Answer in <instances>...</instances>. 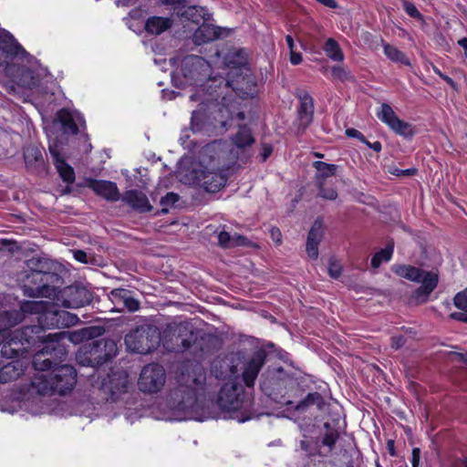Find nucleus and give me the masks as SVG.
<instances>
[{
	"label": "nucleus",
	"mask_w": 467,
	"mask_h": 467,
	"mask_svg": "<svg viewBox=\"0 0 467 467\" xmlns=\"http://www.w3.org/2000/svg\"><path fill=\"white\" fill-rule=\"evenodd\" d=\"M67 348L60 340H50L38 350L32 359L35 370L48 374H38L31 381V387L40 395L57 393L65 395L70 392L77 383V370L70 365H59L66 359Z\"/></svg>",
	"instance_id": "f257e3e1"
},
{
	"label": "nucleus",
	"mask_w": 467,
	"mask_h": 467,
	"mask_svg": "<svg viewBox=\"0 0 467 467\" xmlns=\"http://www.w3.org/2000/svg\"><path fill=\"white\" fill-rule=\"evenodd\" d=\"M392 272L411 282L421 283L410 298V303L414 305L426 303L439 283L437 273L425 271L410 265H395L392 266Z\"/></svg>",
	"instance_id": "f03ea898"
},
{
	"label": "nucleus",
	"mask_w": 467,
	"mask_h": 467,
	"mask_svg": "<svg viewBox=\"0 0 467 467\" xmlns=\"http://www.w3.org/2000/svg\"><path fill=\"white\" fill-rule=\"evenodd\" d=\"M118 352L115 340L99 338L83 345L76 354L80 366L97 368L113 358Z\"/></svg>",
	"instance_id": "7ed1b4c3"
},
{
	"label": "nucleus",
	"mask_w": 467,
	"mask_h": 467,
	"mask_svg": "<svg viewBox=\"0 0 467 467\" xmlns=\"http://www.w3.org/2000/svg\"><path fill=\"white\" fill-rule=\"evenodd\" d=\"M62 283L61 276L57 273L37 274L26 273L22 289L28 297L52 298L57 295V289Z\"/></svg>",
	"instance_id": "20e7f679"
},
{
	"label": "nucleus",
	"mask_w": 467,
	"mask_h": 467,
	"mask_svg": "<svg viewBox=\"0 0 467 467\" xmlns=\"http://www.w3.org/2000/svg\"><path fill=\"white\" fill-rule=\"evenodd\" d=\"M124 341L130 351L148 354L157 348L161 341V335L156 327L144 325L128 333Z\"/></svg>",
	"instance_id": "39448f33"
},
{
	"label": "nucleus",
	"mask_w": 467,
	"mask_h": 467,
	"mask_svg": "<svg viewBox=\"0 0 467 467\" xmlns=\"http://www.w3.org/2000/svg\"><path fill=\"white\" fill-rule=\"evenodd\" d=\"M57 301L67 308H79L89 305L93 300V292L91 289L82 284L75 283L66 286L55 296Z\"/></svg>",
	"instance_id": "423d86ee"
},
{
	"label": "nucleus",
	"mask_w": 467,
	"mask_h": 467,
	"mask_svg": "<svg viewBox=\"0 0 467 467\" xmlns=\"http://www.w3.org/2000/svg\"><path fill=\"white\" fill-rule=\"evenodd\" d=\"M230 88L242 99L253 98L256 94L257 82L251 68L228 73Z\"/></svg>",
	"instance_id": "0eeeda50"
},
{
	"label": "nucleus",
	"mask_w": 467,
	"mask_h": 467,
	"mask_svg": "<svg viewBox=\"0 0 467 467\" xmlns=\"http://www.w3.org/2000/svg\"><path fill=\"white\" fill-rule=\"evenodd\" d=\"M211 66L199 56H188L182 60V73L191 85H199L210 75Z\"/></svg>",
	"instance_id": "6e6552de"
},
{
	"label": "nucleus",
	"mask_w": 467,
	"mask_h": 467,
	"mask_svg": "<svg viewBox=\"0 0 467 467\" xmlns=\"http://www.w3.org/2000/svg\"><path fill=\"white\" fill-rule=\"evenodd\" d=\"M166 380L165 369L159 364L146 365L140 374L138 385L140 389L145 393L158 392Z\"/></svg>",
	"instance_id": "1a4fd4ad"
},
{
	"label": "nucleus",
	"mask_w": 467,
	"mask_h": 467,
	"mask_svg": "<svg viewBox=\"0 0 467 467\" xmlns=\"http://www.w3.org/2000/svg\"><path fill=\"white\" fill-rule=\"evenodd\" d=\"M129 375L125 370L112 371L103 379L101 390L107 395L106 400L117 401L119 396L128 391Z\"/></svg>",
	"instance_id": "9d476101"
},
{
	"label": "nucleus",
	"mask_w": 467,
	"mask_h": 467,
	"mask_svg": "<svg viewBox=\"0 0 467 467\" xmlns=\"http://www.w3.org/2000/svg\"><path fill=\"white\" fill-rule=\"evenodd\" d=\"M27 52L16 42L14 36L6 32H0V67H11L14 60L24 59Z\"/></svg>",
	"instance_id": "9b49d317"
},
{
	"label": "nucleus",
	"mask_w": 467,
	"mask_h": 467,
	"mask_svg": "<svg viewBox=\"0 0 467 467\" xmlns=\"http://www.w3.org/2000/svg\"><path fill=\"white\" fill-rule=\"evenodd\" d=\"M62 144L63 142L60 138H49L48 150L53 158L54 165L61 179L67 183H73L76 179L75 171L61 156Z\"/></svg>",
	"instance_id": "f8f14e48"
},
{
	"label": "nucleus",
	"mask_w": 467,
	"mask_h": 467,
	"mask_svg": "<svg viewBox=\"0 0 467 467\" xmlns=\"http://www.w3.org/2000/svg\"><path fill=\"white\" fill-rule=\"evenodd\" d=\"M168 1L173 5V15L181 18L182 21H191L194 24H200L201 21L209 19L210 15L202 6L191 5L187 0Z\"/></svg>",
	"instance_id": "ddd939ff"
},
{
	"label": "nucleus",
	"mask_w": 467,
	"mask_h": 467,
	"mask_svg": "<svg viewBox=\"0 0 467 467\" xmlns=\"http://www.w3.org/2000/svg\"><path fill=\"white\" fill-rule=\"evenodd\" d=\"M218 402L226 410H238L244 408V394L242 386L224 385L219 392Z\"/></svg>",
	"instance_id": "4468645a"
},
{
	"label": "nucleus",
	"mask_w": 467,
	"mask_h": 467,
	"mask_svg": "<svg viewBox=\"0 0 467 467\" xmlns=\"http://www.w3.org/2000/svg\"><path fill=\"white\" fill-rule=\"evenodd\" d=\"M41 327L38 326H27L23 327L21 330H16L14 333L16 334V337L22 341L23 343H26L28 345L34 344L36 340H42L46 346L50 340H60L65 337L64 332L48 334L47 336H40Z\"/></svg>",
	"instance_id": "2eb2a0df"
},
{
	"label": "nucleus",
	"mask_w": 467,
	"mask_h": 467,
	"mask_svg": "<svg viewBox=\"0 0 467 467\" xmlns=\"http://www.w3.org/2000/svg\"><path fill=\"white\" fill-rule=\"evenodd\" d=\"M172 408L184 413L191 412L197 401L195 392L192 389L181 387L171 394Z\"/></svg>",
	"instance_id": "dca6fc26"
},
{
	"label": "nucleus",
	"mask_w": 467,
	"mask_h": 467,
	"mask_svg": "<svg viewBox=\"0 0 467 467\" xmlns=\"http://www.w3.org/2000/svg\"><path fill=\"white\" fill-rule=\"evenodd\" d=\"M7 73L13 78V80L21 87L31 88L37 83V78L34 70L30 67L14 63L7 68Z\"/></svg>",
	"instance_id": "f3484780"
},
{
	"label": "nucleus",
	"mask_w": 467,
	"mask_h": 467,
	"mask_svg": "<svg viewBox=\"0 0 467 467\" xmlns=\"http://www.w3.org/2000/svg\"><path fill=\"white\" fill-rule=\"evenodd\" d=\"M109 298L116 306L126 308L129 312L138 311L140 306V302L134 297L133 292L126 288L112 289Z\"/></svg>",
	"instance_id": "a211bd4d"
},
{
	"label": "nucleus",
	"mask_w": 467,
	"mask_h": 467,
	"mask_svg": "<svg viewBox=\"0 0 467 467\" xmlns=\"http://www.w3.org/2000/svg\"><path fill=\"white\" fill-rule=\"evenodd\" d=\"M266 356L265 350L259 349L254 353L250 361L247 363L243 373L244 381L247 387L254 386V380L265 362Z\"/></svg>",
	"instance_id": "6ab92c4d"
},
{
	"label": "nucleus",
	"mask_w": 467,
	"mask_h": 467,
	"mask_svg": "<svg viewBox=\"0 0 467 467\" xmlns=\"http://www.w3.org/2000/svg\"><path fill=\"white\" fill-rule=\"evenodd\" d=\"M88 188H90L97 195H99L109 202H117L120 198V193L117 184L113 182L90 180L88 182Z\"/></svg>",
	"instance_id": "aec40b11"
},
{
	"label": "nucleus",
	"mask_w": 467,
	"mask_h": 467,
	"mask_svg": "<svg viewBox=\"0 0 467 467\" xmlns=\"http://www.w3.org/2000/svg\"><path fill=\"white\" fill-rule=\"evenodd\" d=\"M121 199L125 203L139 213H149L153 209L146 194L139 190L125 192Z\"/></svg>",
	"instance_id": "412c9836"
},
{
	"label": "nucleus",
	"mask_w": 467,
	"mask_h": 467,
	"mask_svg": "<svg viewBox=\"0 0 467 467\" xmlns=\"http://www.w3.org/2000/svg\"><path fill=\"white\" fill-rule=\"evenodd\" d=\"M225 65L230 71L236 70L238 72L250 68L248 64V54L244 48H232L224 57Z\"/></svg>",
	"instance_id": "4be33fe9"
},
{
	"label": "nucleus",
	"mask_w": 467,
	"mask_h": 467,
	"mask_svg": "<svg viewBox=\"0 0 467 467\" xmlns=\"http://www.w3.org/2000/svg\"><path fill=\"white\" fill-rule=\"evenodd\" d=\"M199 181L206 192H216L225 185L227 178L222 172L202 171Z\"/></svg>",
	"instance_id": "5701e85b"
},
{
	"label": "nucleus",
	"mask_w": 467,
	"mask_h": 467,
	"mask_svg": "<svg viewBox=\"0 0 467 467\" xmlns=\"http://www.w3.org/2000/svg\"><path fill=\"white\" fill-rule=\"evenodd\" d=\"M24 159L28 170L40 172L45 170V161L41 150L35 145L26 147L24 150Z\"/></svg>",
	"instance_id": "b1692460"
},
{
	"label": "nucleus",
	"mask_w": 467,
	"mask_h": 467,
	"mask_svg": "<svg viewBox=\"0 0 467 467\" xmlns=\"http://www.w3.org/2000/svg\"><path fill=\"white\" fill-rule=\"evenodd\" d=\"M300 107L298 109V118L300 126L304 129L307 128L313 120L314 101L312 97L304 92L299 96Z\"/></svg>",
	"instance_id": "393cba45"
},
{
	"label": "nucleus",
	"mask_w": 467,
	"mask_h": 467,
	"mask_svg": "<svg viewBox=\"0 0 467 467\" xmlns=\"http://www.w3.org/2000/svg\"><path fill=\"white\" fill-rule=\"evenodd\" d=\"M230 88L229 78H224L223 77L210 78L206 79L203 85V89L209 93V95L217 100L219 98H224L227 95V90Z\"/></svg>",
	"instance_id": "a878e982"
},
{
	"label": "nucleus",
	"mask_w": 467,
	"mask_h": 467,
	"mask_svg": "<svg viewBox=\"0 0 467 467\" xmlns=\"http://www.w3.org/2000/svg\"><path fill=\"white\" fill-rule=\"evenodd\" d=\"M220 36V28L210 24L202 23L193 33L192 41L201 46L213 41Z\"/></svg>",
	"instance_id": "bb28decb"
},
{
	"label": "nucleus",
	"mask_w": 467,
	"mask_h": 467,
	"mask_svg": "<svg viewBox=\"0 0 467 467\" xmlns=\"http://www.w3.org/2000/svg\"><path fill=\"white\" fill-rule=\"evenodd\" d=\"M56 122L60 125V130L63 135H76L78 132V127L72 113L67 109L57 111Z\"/></svg>",
	"instance_id": "cd10ccee"
},
{
	"label": "nucleus",
	"mask_w": 467,
	"mask_h": 467,
	"mask_svg": "<svg viewBox=\"0 0 467 467\" xmlns=\"http://www.w3.org/2000/svg\"><path fill=\"white\" fill-rule=\"evenodd\" d=\"M172 25L171 18L153 16L146 20L145 31L150 35L159 36L170 29Z\"/></svg>",
	"instance_id": "c85d7f7f"
},
{
	"label": "nucleus",
	"mask_w": 467,
	"mask_h": 467,
	"mask_svg": "<svg viewBox=\"0 0 467 467\" xmlns=\"http://www.w3.org/2000/svg\"><path fill=\"white\" fill-rule=\"evenodd\" d=\"M24 373L22 361L14 360L0 368V384H5L17 379Z\"/></svg>",
	"instance_id": "c756f323"
},
{
	"label": "nucleus",
	"mask_w": 467,
	"mask_h": 467,
	"mask_svg": "<svg viewBox=\"0 0 467 467\" xmlns=\"http://www.w3.org/2000/svg\"><path fill=\"white\" fill-rule=\"evenodd\" d=\"M231 139L238 150H244L254 142L252 131L246 125H240L237 132Z\"/></svg>",
	"instance_id": "7c9ffc66"
},
{
	"label": "nucleus",
	"mask_w": 467,
	"mask_h": 467,
	"mask_svg": "<svg viewBox=\"0 0 467 467\" xmlns=\"http://www.w3.org/2000/svg\"><path fill=\"white\" fill-rule=\"evenodd\" d=\"M326 405L325 399L319 392H310L302 400H300L295 410L298 412H305L310 407L316 406L319 410H322Z\"/></svg>",
	"instance_id": "2f4dec72"
},
{
	"label": "nucleus",
	"mask_w": 467,
	"mask_h": 467,
	"mask_svg": "<svg viewBox=\"0 0 467 467\" xmlns=\"http://www.w3.org/2000/svg\"><path fill=\"white\" fill-rule=\"evenodd\" d=\"M217 237L218 244L224 249L234 248L236 246H245L248 244L247 238L238 234L231 235L228 232L221 231Z\"/></svg>",
	"instance_id": "473e14b6"
},
{
	"label": "nucleus",
	"mask_w": 467,
	"mask_h": 467,
	"mask_svg": "<svg viewBox=\"0 0 467 467\" xmlns=\"http://www.w3.org/2000/svg\"><path fill=\"white\" fill-rule=\"evenodd\" d=\"M22 321V314L16 310L0 312V331L10 336L9 329Z\"/></svg>",
	"instance_id": "72a5a7b5"
},
{
	"label": "nucleus",
	"mask_w": 467,
	"mask_h": 467,
	"mask_svg": "<svg viewBox=\"0 0 467 467\" xmlns=\"http://www.w3.org/2000/svg\"><path fill=\"white\" fill-rule=\"evenodd\" d=\"M26 265L27 267L26 273H55L52 270V263L49 260L43 257L33 256L32 258L26 261Z\"/></svg>",
	"instance_id": "f704fd0d"
},
{
	"label": "nucleus",
	"mask_w": 467,
	"mask_h": 467,
	"mask_svg": "<svg viewBox=\"0 0 467 467\" xmlns=\"http://www.w3.org/2000/svg\"><path fill=\"white\" fill-rule=\"evenodd\" d=\"M313 167L317 170L315 176L317 184L319 182L326 183V180L329 177L335 176L338 166L336 164L327 163L321 161H316Z\"/></svg>",
	"instance_id": "c9c22d12"
},
{
	"label": "nucleus",
	"mask_w": 467,
	"mask_h": 467,
	"mask_svg": "<svg viewBox=\"0 0 467 467\" xmlns=\"http://www.w3.org/2000/svg\"><path fill=\"white\" fill-rule=\"evenodd\" d=\"M57 319V308L55 306H46L43 313L37 317L38 327H41V330L43 328H59V323Z\"/></svg>",
	"instance_id": "e433bc0d"
},
{
	"label": "nucleus",
	"mask_w": 467,
	"mask_h": 467,
	"mask_svg": "<svg viewBox=\"0 0 467 467\" xmlns=\"http://www.w3.org/2000/svg\"><path fill=\"white\" fill-rule=\"evenodd\" d=\"M104 332L105 329L101 327H87L78 332H75L72 341L96 340L95 338L100 337Z\"/></svg>",
	"instance_id": "4c0bfd02"
},
{
	"label": "nucleus",
	"mask_w": 467,
	"mask_h": 467,
	"mask_svg": "<svg viewBox=\"0 0 467 467\" xmlns=\"http://www.w3.org/2000/svg\"><path fill=\"white\" fill-rule=\"evenodd\" d=\"M384 54L386 57L393 62L400 63L402 65L410 66V59L408 57L396 47L389 44H383Z\"/></svg>",
	"instance_id": "58836bf2"
},
{
	"label": "nucleus",
	"mask_w": 467,
	"mask_h": 467,
	"mask_svg": "<svg viewBox=\"0 0 467 467\" xmlns=\"http://www.w3.org/2000/svg\"><path fill=\"white\" fill-rule=\"evenodd\" d=\"M1 345V356L5 358L19 357L26 351V348H14V345H19L16 338H6Z\"/></svg>",
	"instance_id": "ea45409f"
},
{
	"label": "nucleus",
	"mask_w": 467,
	"mask_h": 467,
	"mask_svg": "<svg viewBox=\"0 0 467 467\" xmlns=\"http://www.w3.org/2000/svg\"><path fill=\"white\" fill-rule=\"evenodd\" d=\"M327 56L334 61L340 62L344 59V54L338 43L334 38H328L324 45Z\"/></svg>",
	"instance_id": "a19ab883"
},
{
	"label": "nucleus",
	"mask_w": 467,
	"mask_h": 467,
	"mask_svg": "<svg viewBox=\"0 0 467 467\" xmlns=\"http://www.w3.org/2000/svg\"><path fill=\"white\" fill-rule=\"evenodd\" d=\"M47 303L43 301H25L20 306L19 313L22 314V319L25 314H38L39 316L45 310Z\"/></svg>",
	"instance_id": "79ce46f5"
},
{
	"label": "nucleus",
	"mask_w": 467,
	"mask_h": 467,
	"mask_svg": "<svg viewBox=\"0 0 467 467\" xmlns=\"http://www.w3.org/2000/svg\"><path fill=\"white\" fill-rule=\"evenodd\" d=\"M389 128L397 134L403 136L405 138H410L414 135V130L411 124L405 122L404 120L398 118L395 121L389 126Z\"/></svg>",
	"instance_id": "37998d69"
},
{
	"label": "nucleus",
	"mask_w": 467,
	"mask_h": 467,
	"mask_svg": "<svg viewBox=\"0 0 467 467\" xmlns=\"http://www.w3.org/2000/svg\"><path fill=\"white\" fill-rule=\"evenodd\" d=\"M57 320L59 323V328L75 326L79 321V318L77 315L69 313L63 309L57 308Z\"/></svg>",
	"instance_id": "c03bdc74"
},
{
	"label": "nucleus",
	"mask_w": 467,
	"mask_h": 467,
	"mask_svg": "<svg viewBox=\"0 0 467 467\" xmlns=\"http://www.w3.org/2000/svg\"><path fill=\"white\" fill-rule=\"evenodd\" d=\"M393 253V244H389L385 248L376 253L371 259V266L378 268L381 263L390 260Z\"/></svg>",
	"instance_id": "a18cd8bd"
},
{
	"label": "nucleus",
	"mask_w": 467,
	"mask_h": 467,
	"mask_svg": "<svg viewBox=\"0 0 467 467\" xmlns=\"http://www.w3.org/2000/svg\"><path fill=\"white\" fill-rule=\"evenodd\" d=\"M213 369L218 379H225L234 373L232 368L227 362V359L214 360L213 363Z\"/></svg>",
	"instance_id": "49530a36"
},
{
	"label": "nucleus",
	"mask_w": 467,
	"mask_h": 467,
	"mask_svg": "<svg viewBox=\"0 0 467 467\" xmlns=\"http://www.w3.org/2000/svg\"><path fill=\"white\" fill-rule=\"evenodd\" d=\"M377 116L389 127L399 118L392 108L387 103H382L380 110L377 113Z\"/></svg>",
	"instance_id": "de8ad7c7"
},
{
	"label": "nucleus",
	"mask_w": 467,
	"mask_h": 467,
	"mask_svg": "<svg viewBox=\"0 0 467 467\" xmlns=\"http://www.w3.org/2000/svg\"><path fill=\"white\" fill-rule=\"evenodd\" d=\"M324 427L326 428L327 432L322 439V444L324 446H327L330 450H333L339 437V434L337 430L330 427L328 422H326Z\"/></svg>",
	"instance_id": "09e8293b"
},
{
	"label": "nucleus",
	"mask_w": 467,
	"mask_h": 467,
	"mask_svg": "<svg viewBox=\"0 0 467 467\" xmlns=\"http://www.w3.org/2000/svg\"><path fill=\"white\" fill-rule=\"evenodd\" d=\"M323 222L320 218H317L315 220L308 232L307 240L320 243L323 238Z\"/></svg>",
	"instance_id": "8fccbe9b"
},
{
	"label": "nucleus",
	"mask_w": 467,
	"mask_h": 467,
	"mask_svg": "<svg viewBox=\"0 0 467 467\" xmlns=\"http://www.w3.org/2000/svg\"><path fill=\"white\" fill-rule=\"evenodd\" d=\"M179 195L175 192H171L166 193V195L161 197L160 201V204L161 206L160 213H168L170 207H172L179 201Z\"/></svg>",
	"instance_id": "3c124183"
},
{
	"label": "nucleus",
	"mask_w": 467,
	"mask_h": 467,
	"mask_svg": "<svg viewBox=\"0 0 467 467\" xmlns=\"http://www.w3.org/2000/svg\"><path fill=\"white\" fill-rule=\"evenodd\" d=\"M325 184L326 183H323L322 182H319V184H317L318 188V195L327 200H336L337 197V191L332 187L327 188Z\"/></svg>",
	"instance_id": "603ef678"
},
{
	"label": "nucleus",
	"mask_w": 467,
	"mask_h": 467,
	"mask_svg": "<svg viewBox=\"0 0 467 467\" xmlns=\"http://www.w3.org/2000/svg\"><path fill=\"white\" fill-rule=\"evenodd\" d=\"M453 303L457 308L463 311L462 313L467 312V287L463 291L456 294L453 298Z\"/></svg>",
	"instance_id": "864d4df0"
},
{
	"label": "nucleus",
	"mask_w": 467,
	"mask_h": 467,
	"mask_svg": "<svg viewBox=\"0 0 467 467\" xmlns=\"http://www.w3.org/2000/svg\"><path fill=\"white\" fill-rule=\"evenodd\" d=\"M204 114L200 110H193L192 114V129L193 131H199L202 128Z\"/></svg>",
	"instance_id": "5fc2aeb1"
},
{
	"label": "nucleus",
	"mask_w": 467,
	"mask_h": 467,
	"mask_svg": "<svg viewBox=\"0 0 467 467\" xmlns=\"http://www.w3.org/2000/svg\"><path fill=\"white\" fill-rule=\"evenodd\" d=\"M403 3V9L411 17L416 19H422V15L417 9L415 5L408 0H401Z\"/></svg>",
	"instance_id": "6e6d98bb"
},
{
	"label": "nucleus",
	"mask_w": 467,
	"mask_h": 467,
	"mask_svg": "<svg viewBox=\"0 0 467 467\" xmlns=\"http://www.w3.org/2000/svg\"><path fill=\"white\" fill-rule=\"evenodd\" d=\"M195 340V337L192 332H190V337H182V334L177 337L176 343L178 346H181V350H186L190 348L192 343Z\"/></svg>",
	"instance_id": "4d7b16f0"
},
{
	"label": "nucleus",
	"mask_w": 467,
	"mask_h": 467,
	"mask_svg": "<svg viewBox=\"0 0 467 467\" xmlns=\"http://www.w3.org/2000/svg\"><path fill=\"white\" fill-rule=\"evenodd\" d=\"M342 268L341 265L334 259L329 260V265H328V274L329 275L337 279L341 275Z\"/></svg>",
	"instance_id": "13d9d810"
},
{
	"label": "nucleus",
	"mask_w": 467,
	"mask_h": 467,
	"mask_svg": "<svg viewBox=\"0 0 467 467\" xmlns=\"http://www.w3.org/2000/svg\"><path fill=\"white\" fill-rule=\"evenodd\" d=\"M318 244L319 243L306 240V253L308 256L314 260L318 257Z\"/></svg>",
	"instance_id": "bf43d9fd"
},
{
	"label": "nucleus",
	"mask_w": 467,
	"mask_h": 467,
	"mask_svg": "<svg viewBox=\"0 0 467 467\" xmlns=\"http://www.w3.org/2000/svg\"><path fill=\"white\" fill-rule=\"evenodd\" d=\"M345 133L348 138H355L359 140L363 143H367V139L365 138V136L356 129H347Z\"/></svg>",
	"instance_id": "052dcab7"
},
{
	"label": "nucleus",
	"mask_w": 467,
	"mask_h": 467,
	"mask_svg": "<svg viewBox=\"0 0 467 467\" xmlns=\"http://www.w3.org/2000/svg\"><path fill=\"white\" fill-rule=\"evenodd\" d=\"M433 71L441 78H442L448 85H450L452 88H457L456 82L450 78L449 76L443 74L438 67H434Z\"/></svg>",
	"instance_id": "680f3d73"
},
{
	"label": "nucleus",
	"mask_w": 467,
	"mask_h": 467,
	"mask_svg": "<svg viewBox=\"0 0 467 467\" xmlns=\"http://www.w3.org/2000/svg\"><path fill=\"white\" fill-rule=\"evenodd\" d=\"M406 343V338L403 336H396L391 337V348L399 349Z\"/></svg>",
	"instance_id": "e2e57ef3"
},
{
	"label": "nucleus",
	"mask_w": 467,
	"mask_h": 467,
	"mask_svg": "<svg viewBox=\"0 0 467 467\" xmlns=\"http://www.w3.org/2000/svg\"><path fill=\"white\" fill-rule=\"evenodd\" d=\"M74 258L83 264H88L89 261L88 260V254L83 250H75L73 251Z\"/></svg>",
	"instance_id": "0e129e2a"
},
{
	"label": "nucleus",
	"mask_w": 467,
	"mask_h": 467,
	"mask_svg": "<svg viewBox=\"0 0 467 467\" xmlns=\"http://www.w3.org/2000/svg\"><path fill=\"white\" fill-rule=\"evenodd\" d=\"M332 74L334 77L339 78V79H346L347 78V72L345 69L340 66H334L332 67Z\"/></svg>",
	"instance_id": "69168bd1"
},
{
	"label": "nucleus",
	"mask_w": 467,
	"mask_h": 467,
	"mask_svg": "<svg viewBox=\"0 0 467 467\" xmlns=\"http://www.w3.org/2000/svg\"><path fill=\"white\" fill-rule=\"evenodd\" d=\"M290 62L293 65H298L302 62V55L296 49L290 51Z\"/></svg>",
	"instance_id": "338daca9"
},
{
	"label": "nucleus",
	"mask_w": 467,
	"mask_h": 467,
	"mask_svg": "<svg viewBox=\"0 0 467 467\" xmlns=\"http://www.w3.org/2000/svg\"><path fill=\"white\" fill-rule=\"evenodd\" d=\"M420 459V450L419 448H413L411 464L412 467H419Z\"/></svg>",
	"instance_id": "774afa93"
}]
</instances>
